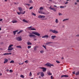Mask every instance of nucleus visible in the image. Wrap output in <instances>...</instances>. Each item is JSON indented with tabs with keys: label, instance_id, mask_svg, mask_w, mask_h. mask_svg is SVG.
<instances>
[{
	"label": "nucleus",
	"instance_id": "7c9ffc66",
	"mask_svg": "<svg viewBox=\"0 0 79 79\" xmlns=\"http://www.w3.org/2000/svg\"><path fill=\"white\" fill-rule=\"evenodd\" d=\"M69 20V19H64L63 20V21H68Z\"/></svg>",
	"mask_w": 79,
	"mask_h": 79
},
{
	"label": "nucleus",
	"instance_id": "c9c22d12",
	"mask_svg": "<svg viewBox=\"0 0 79 79\" xmlns=\"http://www.w3.org/2000/svg\"><path fill=\"white\" fill-rule=\"evenodd\" d=\"M18 8H19V10H22V8H21V7H18Z\"/></svg>",
	"mask_w": 79,
	"mask_h": 79
},
{
	"label": "nucleus",
	"instance_id": "3c124183",
	"mask_svg": "<svg viewBox=\"0 0 79 79\" xmlns=\"http://www.w3.org/2000/svg\"><path fill=\"white\" fill-rule=\"evenodd\" d=\"M51 79H53V76H51Z\"/></svg>",
	"mask_w": 79,
	"mask_h": 79
},
{
	"label": "nucleus",
	"instance_id": "473e14b6",
	"mask_svg": "<svg viewBox=\"0 0 79 79\" xmlns=\"http://www.w3.org/2000/svg\"><path fill=\"white\" fill-rule=\"evenodd\" d=\"M31 14L32 15H33L34 16H36V15L35 14H34L33 12H32Z\"/></svg>",
	"mask_w": 79,
	"mask_h": 79
},
{
	"label": "nucleus",
	"instance_id": "58836bf2",
	"mask_svg": "<svg viewBox=\"0 0 79 79\" xmlns=\"http://www.w3.org/2000/svg\"><path fill=\"white\" fill-rule=\"evenodd\" d=\"M59 16H62V14H61V13H59Z\"/></svg>",
	"mask_w": 79,
	"mask_h": 79
},
{
	"label": "nucleus",
	"instance_id": "e2e57ef3",
	"mask_svg": "<svg viewBox=\"0 0 79 79\" xmlns=\"http://www.w3.org/2000/svg\"><path fill=\"white\" fill-rule=\"evenodd\" d=\"M6 71H7V72H8V71H9V69H7L6 70Z\"/></svg>",
	"mask_w": 79,
	"mask_h": 79
},
{
	"label": "nucleus",
	"instance_id": "6e6552de",
	"mask_svg": "<svg viewBox=\"0 0 79 79\" xmlns=\"http://www.w3.org/2000/svg\"><path fill=\"white\" fill-rule=\"evenodd\" d=\"M40 68H41V69H42L43 71V72H45V71H47V69L45 68L40 67Z\"/></svg>",
	"mask_w": 79,
	"mask_h": 79
},
{
	"label": "nucleus",
	"instance_id": "39448f33",
	"mask_svg": "<svg viewBox=\"0 0 79 79\" xmlns=\"http://www.w3.org/2000/svg\"><path fill=\"white\" fill-rule=\"evenodd\" d=\"M38 18L44 19V18H45V16L44 15H39L38 16Z\"/></svg>",
	"mask_w": 79,
	"mask_h": 79
},
{
	"label": "nucleus",
	"instance_id": "774afa93",
	"mask_svg": "<svg viewBox=\"0 0 79 79\" xmlns=\"http://www.w3.org/2000/svg\"><path fill=\"white\" fill-rule=\"evenodd\" d=\"M55 6V7H56V6Z\"/></svg>",
	"mask_w": 79,
	"mask_h": 79
},
{
	"label": "nucleus",
	"instance_id": "ddd939ff",
	"mask_svg": "<svg viewBox=\"0 0 79 79\" xmlns=\"http://www.w3.org/2000/svg\"><path fill=\"white\" fill-rule=\"evenodd\" d=\"M56 37V36L55 35H52L51 36V39H54Z\"/></svg>",
	"mask_w": 79,
	"mask_h": 79
},
{
	"label": "nucleus",
	"instance_id": "bf43d9fd",
	"mask_svg": "<svg viewBox=\"0 0 79 79\" xmlns=\"http://www.w3.org/2000/svg\"><path fill=\"white\" fill-rule=\"evenodd\" d=\"M49 2H52V0H49Z\"/></svg>",
	"mask_w": 79,
	"mask_h": 79
},
{
	"label": "nucleus",
	"instance_id": "5fc2aeb1",
	"mask_svg": "<svg viewBox=\"0 0 79 79\" xmlns=\"http://www.w3.org/2000/svg\"><path fill=\"white\" fill-rule=\"evenodd\" d=\"M73 74H75V72H73Z\"/></svg>",
	"mask_w": 79,
	"mask_h": 79
},
{
	"label": "nucleus",
	"instance_id": "e433bc0d",
	"mask_svg": "<svg viewBox=\"0 0 79 79\" xmlns=\"http://www.w3.org/2000/svg\"><path fill=\"white\" fill-rule=\"evenodd\" d=\"M28 48V49H29V48H31V46H28L27 47Z\"/></svg>",
	"mask_w": 79,
	"mask_h": 79
},
{
	"label": "nucleus",
	"instance_id": "37998d69",
	"mask_svg": "<svg viewBox=\"0 0 79 79\" xmlns=\"http://www.w3.org/2000/svg\"><path fill=\"white\" fill-rule=\"evenodd\" d=\"M43 47H44V48H45V49H46V46H44V45H43Z\"/></svg>",
	"mask_w": 79,
	"mask_h": 79
},
{
	"label": "nucleus",
	"instance_id": "4d7b16f0",
	"mask_svg": "<svg viewBox=\"0 0 79 79\" xmlns=\"http://www.w3.org/2000/svg\"><path fill=\"white\" fill-rule=\"evenodd\" d=\"M77 2H79V0H77Z\"/></svg>",
	"mask_w": 79,
	"mask_h": 79
},
{
	"label": "nucleus",
	"instance_id": "423d86ee",
	"mask_svg": "<svg viewBox=\"0 0 79 79\" xmlns=\"http://www.w3.org/2000/svg\"><path fill=\"white\" fill-rule=\"evenodd\" d=\"M38 12L39 13H40L41 14H43V15H45L46 14L45 12H43L42 10H40Z\"/></svg>",
	"mask_w": 79,
	"mask_h": 79
},
{
	"label": "nucleus",
	"instance_id": "a878e982",
	"mask_svg": "<svg viewBox=\"0 0 79 79\" xmlns=\"http://www.w3.org/2000/svg\"><path fill=\"white\" fill-rule=\"evenodd\" d=\"M31 31H36V29L34 28H31Z\"/></svg>",
	"mask_w": 79,
	"mask_h": 79
},
{
	"label": "nucleus",
	"instance_id": "dca6fc26",
	"mask_svg": "<svg viewBox=\"0 0 79 79\" xmlns=\"http://www.w3.org/2000/svg\"><path fill=\"white\" fill-rule=\"evenodd\" d=\"M37 48H38V46H35V47L34 48V51H36V50H37Z\"/></svg>",
	"mask_w": 79,
	"mask_h": 79
},
{
	"label": "nucleus",
	"instance_id": "09e8293b",
	"mask_svg": "<svg viewBox=\"0 0 79 79\" xmlns=\"http://www.w3.org/2000/svg\"><path fill=\"white\" fill-rule=\"evenodd\" d=\"M68 2H65V5H66V4H68Z\"/></svg>",
	"mask_w": 79,
	"mask_h": 79
},
{
	"label": "nucleus",
	"instance_id": "6e6d98bb",
	"mask_svg": "<svg viewBox=\"0 0 79 79\" xmlns=\"http://www.w3.org/2000/svg\"><path fill=\"white\" fill-rule=\"evenodd\" d=\"M34 40L35 41H36V40H37V39H34Z\"/></svg>",
	"mask_w": 79,
	"mask_h": 79
},
{
	"label": "nucleus",
	"instance_id": "f257e3e1",
	"mask_svg": "<svg viewBox=\"0 0 79 79\" xmlns=\"http://www.w3.org/2000/svg\"><path fill=\"white\" fill-rule=\"evenodd\" d=\"M13 44L10 45L8 48V50H13V48L11 47H13Z\"/></svg>",
	"mask_w": 79,
	"mask_h": 79
},
{
	"label": "nucleus",
	"instance_id": "5701e85b",
	"mask_svg": "<svg viewBox=\"0 0 79 79\" xmlns=\"http://www.w3.org/2000/svg\"><path fill=\"white\" fill-rule=\"evenodd\" d=\"M49 8L50 10H54V8H52V6H50Z\"/></svg>",
	"mask_w": 79,
	"mask_h": 79
},
{
	"label": "nucleus",
	"instance_id": "0eeeda50",
	"mask_svg": "<svg viewBox=\"0 0 79 79\" xmlns=\"http://www.w3.org/2000/svg\"><path fill=\"white\" fill-rule=\"evenodd\" d=\"M25 12H26V11H24L22 13L21 12H17V14L19 15H21V14H23V15H24V13H25Z\"/></svg>",
	"mask_w": 79,
	"mask_h": 79
},
{
	"label": "nucleus",
	"instance_id": "bb28decb",
	"mask_svg": "<svg viewBox=\"0 0 79 79\" xmlns=\"http://www.w3.org/2000/svg\"><path fill=\"white\" fill-rule=\"evenodd\" d=\"M23 31L21 30L19 32H18L17 34H19L20 33H21Z\"/></svg>",
	"mask_w": 79,
	"mask_h": 79
},
{
	"label": "nucleus",
	"instance_id": "a211bd4d",
	"mask_svg": "<svg viewBox=\"0 0 79 79\" xmlns=\"http://www.w3.org/2000/svg\"><path fill=\"white\" fill-rule=\"evenodd\" d=\"M45 37H47V38H48V35H44V36L42 37V38H45Z\"/></svg>",
	"mask_w": 79,
	"mask_h": 79
},
{
	"label": "nucleus",
	"instance_id": "4468645a",
	"mask_svg": "<svg viewBox=\"0 0 79 79\" xmlns=\"http://www.w3.org/2000/svg\"><path fill=\"white\" fill-rule=\"evenodd\" d=\"M4 55H11V53H5L3 54Z\"/></svg>",
	"mask_w": 79,
	"mask_h": 79
},
{
	"label": "nucleus",
	"instance_id": "a18cd8bd",
	"mask_svg": "<svg viewBox=\"0 0 79 79\" xmlns=\"http://www.w3.org/2000/svg\"><path fill=\"white\" fill-rule=\"evenodd\" d=\"M65 77V75H63L61 76V77Z\"/></svg>",
	"mask_w": 79,
	"mask_h": 79
},
{
	"label": "nucleus",
	"instance_id": "b1692460",
	"mask_svg": "<svg viewBox=\"0 0 79 79\" xmlns=\"http://www.w3.org/2000/svg\"><path fill=\"white\" fill-rule=\"evenodd\" d=\"M31 27H32V26L28 27V30H29V31H31Z\"/></svg>",
	"mask_w": 79,
	"mask_h": 79
},
{
	"label": "nucleus",
	"instance_id": "9b49d317",
	"mask_svg": "<svg viewBox=\"0 0 79 79\" xmlns=\"http://www.w3.org/2000/svg\"><path fill=\"white\" fill-rule=\"evenodd\" d=\"M41 74V76L42 77H43L44 76V73L43 72H40Z\"/></svg>",
	"mask_w": 79,
	"mask_h": 79
},
{
	"label": "nucleus",
	"instance_id": "4c0bfd02",
	"mask_svg": "<svg viewBox=\"0 0 79 79\" xmlns=\"http://www.w3.org/2000/svg\"><path fill=\"white\" fill-rule=\"evenodd\" d=\"M33 2L32 1V0H29V3H32Z\"/></svg>",
	"mask_w": 79,
	"mask_h": 79
},
{
	"label": "nucleus",
	"instance_id": "c756f323",
	"mask_svg": "<svg viewBox=\"0 0 79 79\" xmlns=\"http://www.w3.org/2000/svg\"><path fill=\"white\" fill-rule=\"evenodd\" d=\"M79 71L77 72L75 74L76 76H77V75H79Z\"/></svg>",
	"mask_w": 79,
	"mask_h": 79
},
{
	"label": "nucleus",
	"instance_id": "aec40b11",
	"mask_svg": "<svg viewBox=\"0 0 79 79\" xmlns=\"http://www.w3.org/2000/svg\"><path fill=\"white\" fill-rule=\"evenodd\" d=\"M18 30H16V31H13L14 35H15L16 34V32H18Z\"/></svg>",
	"mask_w": 79,
	"mask_h": 79
},
{
	"label": "nucleus",
	"instance_id": "f8f14e48",
	"mask_svg": "<svg viewBox=\"0 0 79 79\" xmlns=\"http://www.w3.org/2000/svg\"><path fill=\"white\" fill-rule=\"evenodd\" d=\"M52 32L54 34H57V33H58V32L57 31H56L55 30H52Z\"/></svg>",
	"mask_w": 79,
	"mask_h": 79
},
{
	"label": "nucleus",
	"instance_id": "a19ab883",
	"mask_svg": "<svg viewBox=\"0 0 79 79\" xmlns=\"http://www.w3.org/2000/svg\"><path fill=\"white\" fill-rule=\"evenodd\" d=\"M56 63H60V62L58 60H56Z\"/></svg>",
	"mask_w": 79,
	"mask_h": 79
},
{
	"label": "nucleus",
	"instance_id": "c03bdc74",
	"mask_svg": "<svg viewBox=\"0 0 79 79\" xmlns=\"http://www.w3.org/2000/svg\"><path fill=\"white\" fill-rule=\"evenodd\" d=\"M32 8H33V7H30L29 9L30 10H31V9H32Z\"/></svg>",
	"mask_w": 79,
	"mask_h": 79
},
{
	"label": "nucleus",
	"instance_id": "49530a36",
	"mask_svg": "<svg viewBox=\"0 0 79 79\" xmlns=\"http://www.w3.org/2000/svg\"><path fill=\"white\" fill-rule=\"evenodd\" d=\"M68 75H65V77H68Z\"/></svg>",
	"mask_w": 79,
	"mask_h": 79
},
{
	"label": "nucleus",
	"instance_id": "7ed1b4c3",
	"mask_svg": "<svg viewBox=\"0 0 79 79\" xmlns=\"http://www.w3.org/2000/svg\"><path fill=\"white\" fill-rule=\"evenodd\" d=\"M45 65L46 66H48L49 67H51V66H54V65L53 64H51L49 63H47L46 64H45Z\"/></svg>",
	"mask_w": 79,
	"mask_h": 79
},
{
	"label": "nucleus",
	"instance_id": "1a4fd4ad",
	"mask_svg": "<svg viewBox=\"0 0 79 79\" xmlns=\"http://www.w3.org/2000/svg\"><path fill=\"white\" fill-rule=\"evenodd\" d=\"M8 59H6V58H5L4 63V64H5V63H7L8 62Z\"/></svg>",
	"mask_w": 79,
	"mask_h": 79
},
{
	"label": "nucleus",
	"instance_id": "cd10ccee",
	"mask_svg": "<svg viewBox=\"0 0 79 79\" xmlns=\"http://www.w3.org/2000/svg\"><path fill=\"white\" fill-rule=\"evenodd\" d=\"M16 48H21V46H17Z\"/></svg>",
	"mask_w": 79,
	"mask_h": 79
},
{
	"label": "nucleus",
	"instance_id": "864d4df0",
	"mask_svg": "<svg viewBox=\"0 0 79 79\" xmlns=\"http://www.w3.org/2000/svg\"><path fill=\"white\" fill-rule=\"evenodd\" d=\"M40 72H39L37 73V75H39L40 74Z\"/></svg>",
	"mask_w": 79,
	"mask_h": 79
},
{
	"label": "nucleus",
	"instance_id": "052dcab7",
	"mask_svg": "<svg viewBox=\"0 0 79 79\" xmlns=\"http://www.w3.org/2000/svg\"><path fill=\"white\" fill-rule=\"evenodd\" d=\"M23 64H24V63H23H23H21V64L22 65H23Z\"/></svg>",
	"mask_w": 79,
	"mask_h": 79
},
{
	"label": "nucleus",
	"instance_id": "4be33fe9",
	"mask_svg": "<svg viewBox=\"0 0 79 79\" xmlns=\"http://www.w3.org/2000/svg\"><path fill=\"white\" fill-rule=\"evenodd\" d=\"M13 23H18V22L16 21V20H14L12 22Z\"/></svg>",
	"mask_w": 79,
	"mask_h": 79
},
{
	"label": "nucleus",
	"instance_id": "0e129e2a",
	"mask_svg": "<svg viewBox=\"0 0 79 79\" xmlns=\"http://www.w3.org/2000/svg\"><path fill=\"white\" fill-rule=\"evenodd\" d=\"M77 2L75 3V5H77Z\"/></svg>",
	"mask_w": 79,
	"mask_h": 79
},
{
	"label": "nucleus",
	"instance_id": "2eb2a0df",
	"mask_svg": "<svg viewBox=\"0 0 79 79\" xmlns=\"http://www.w3.org/2000/svg\"><path fill=\"white\" fill-rule=\"evenodd\" d=\"M27 44L28 45H32V43L30 42H27Z\"/></svg>",
	"mask_w": 79,
	"mask_h": 79
},
{
	"label": "nucleus",
	"instance_id": "79ce46f5",
	"mask_svg": "<svg viewBox=\"0 0 79 79\" xmlns=\"http://www.w3.org/2000/svg\"><path fill=\"white\" fill-rule=\"evenodd\" d=\"M60 8H64V6H61L60 7Z\"/></svg>",
	"mask_w": 79,
	"mask_h": 79
},
{
	"label": "nucleus",
	"instance_id": "c85d7f7f",
	"mask_svg": "<svg viewBox=\"0 0 79 79\" xmlns=\"http://www.w3.org/2000/svg\"><path fill=\"white\" fill-rule=\"evenodd\" d=\"M15 63V61H14V60H11L10 62V63Z\"/></svg>",
	"mask_w": 79,
	"mask_h": 79
},
{
	"label": "nucleus",
	"instance_id": "ea45409f",
	"mask_svg": "<svg viewBox=\"0 0 79 79\" xmlns=\"http://www.w3.org/2000/svg\"><path fill=\"white\" fill-rule=\"evenodd\" d=\"M32 76V73L31 72L29 74V76Z\"/></svg>",
	"mask_w": 79,
	"mask_h": 79
},
{
	"label": "nucleus",
	"instance_id": "9d476101",
	"mask_svg": "<svg viewBox=\"0 0 79 79\" xmlns=\"http://www.w3.org/2000/svg\"><path fill=\"white\" fill-rule=\"evenodd\" d=\"M29 35L30 37H33V38H35L36 37V36L34 35Z\"/></svg>",
	"mask_w": 79,
	"mask_h": 79
},
{
	"label": "nucleus",
	"instance_id": "69168bd1",
	"mask_svg": "<svg viewBox=\"0 0 79 79\" xmlns=\"http://www.w3.org/2000/svg\"><path fill=\"white\" fill-rule=\"evenodd\" d=\"M40 52L41 53H43V51H41Z\"/></svg>",
	"mask_w": 79,
	"mask_h": 79
},
{
	"label": "nucleus",
	"instance_id": "680f3d73",
	"mask_svg": "<svg viewBox=\"0 0 79 79\" xmlns=\"http://www.w3.org/2000/svg\"><path fill=\"white\" fill-rule=\"evenodd\" d=\"M2 73H0V76H2Z\"/></svg>",
	"mask_w": 79,
	"mask_h": 79
},
{
	"label": "nucleus",
	"instance_id": "f03ea898",
	"mask_svg": "<svg viewBox=\"0 0 79 79\" xmlns=\"http://www.w3.org/2000/svg\"><path fill=\"white\" fill-rule=\"evenodd\" d=\"M16 39L18 40V41H21V40H22L21 36L16 37Z\"/></svg>",
	"mask_w": 79,
	"mask_h": 79
},
{
	"label": "nucleus",
	"instance_id": "6ab92c4d",
	"mask_svg": "<svg viewBox=\"0 0 79 79\" xmlns=\"http://www.w3.org/2000/svg\"><path fill=\"white\" fill-rule=\"evenodd\" d=\"M23 22H24L25 23H28V21L25 20V19H23Z\"/></svg>",
	"mask_w": 79,
	"mask_h": 79
},
{
	"label": "nucleus",
	"instance_id": "72a5a7b5",
	"mask_svg": "<svg viewBox=\"0 0 79 79\" xmlns=\"http://www.w3.org/2000/svg\"><path fill=\"white\" fill-rule=\"evenodd\" d=\"M20 77H22V78H24V75H21L20 76Z\"/></svg>",
	"mask_w": 79,
	"mask_h": 79
},
{
	"label": "nucleus",
	"instance_id": "8fccbe9b",
	"mask_svg": "<svg viewBox=\"0 0 79 79\" xmlns=\"http://www.w3.org/2000/svg\"><path fill=\"white\" fill-rule=\"evenodd\" d=\"M49 31L50 32H52V31H53V30L52 29H50V30H49Z\"/></svg>",
	"mask_w": 79,
	"mask_h": 79
},
{
	"label": "nucleus",
	"instance_id": "de8ad7c7",
	"mask_svg": "<svg viewBox=\"0 0 79 79\" xmlns=\"http://www.w3.org/2000/svg\"><path fill=\"white\" fill-rule=\"evenodd\" d=\"M10 73H13V70H10Z\"/></svg>",
	"mask_w": 79,
	"mask_h": 79
},
{
	"label": "nucleus",
	"instance_id": "2f4dec72",
	"mask_svg": "<svg viewBox=\"0 0 79 79\" xmlns=\"http://www.w3.org/2000/svg\"><path fill=\"white\" fill-rule=\"evenodd\" d=\"M51 43H52V42H48L46 43V45H48V44H50Z\"/></svg>",
	"mask_w": 79,
	"mask_h": 79
},
{
	"label": "nucleus",
	"instance_id": "338daca9",
	"mask_svg": "<svg viewBox=\"0 0 79 79\" xmlns=\"http://www.w3.org/2000/svg\"><path fill=\"white\" fill-rule=\"evenodd\" d=\"M76 36H77L78 37H79V34L77 35Z\"/></svg>",
	"mask_w": 79,
	"mask_h": 79
},
{
	"label": "nucleus",
	"instance_id": "f704fd0d",
	"mask_svg": "<svg viewBox=\"0 0 79 79\" xmlns=\"http://www.w3.org/2000/svg\"><path fill=\"white\" fill-rule=\"evenodd\" d=\"M24 63H29V61H28V60H26L24 61Z\"/></svg>",
	"mask_w": 79,
	"mask_h": 79
},
{
	"label": "nucleus",
	"instance_id": "20e7f679",
	"mask_svg": "<svg viewBox=\"0 0 79 79\" xmlns=\"http://www.w3.org/2000/svg\"><path fill=\"white\" fill-rule=\"evenodd\" d=\"M32 33L36 35H38V36H40V34L37 32H32Z\"/></svg>",
	"mask_w": 79,
	"mask_h": 79
},
{
	"label": "nucleus",
	"instance_id": "603ef678",
	"mask_svg": "<svg viewBox=\"0 0 79 79\" xmlns=\"http://www.w3.org/2000/svg\"><path fill=\"white\" fill-rule=\"evenodd\" d=\"M3 21V19H0V21Z\"/></svg>",
	"mask_w": 79,
	"mask_h": 79
},
{
	"label": "nucleus",
	"instance_id": "393cba45",
	"mask_svg": "<svg viewBox=\"0 0 79 79\" xmlns=\"http://www.w3.org/2000/svg\"><path fill=\"white\" fill-rule=\"evenodd\" d=\"M55 22L56 24H58V19H56Z\"/></svg>",
	"mask_w": 79,
	"mask_h": 79
},
{
	"label": "nucleus",
	"instance_id": "13d9d810",
	"mask_svg": "<svg viewBox=\"0 0 79 79\" xmlns=\"http://www.w3.org/2000/svg\"><path fill=\"white\" fill-rule=\"evenodd\" d=\"M26 5H28V6H29V5H30V4H26Z\"/></svg>",
	"mask_w": 79,
	"mask_h": 79
},
{
	"label": "nucleus",
	"instance_id": "f3484780",
	"mask_svg": "<svg viewBox=\"0 0 79 79\" xmlns=\"http://www.w3.org/2000/svg\"><path fill=\"white\" fill-rule=\"evenodd\" d=\"M47 74L49 75H52V73H50V72L49 71L47 72Z\"/></svg>",
	"mask_w": 79,
	"mask_h": 79
},
{
	"label": "nucleus",
	"instance_id": "412c9836",
	"mask_svg": "<svg viewBox=\"0 0 79 79\" xmlns=\"http://www.w3.org/2000/svg\"><path fill=\"white\" fill-rule=\"evenodd\" d=\"M40 10H44V7H41L40 8Z\"/></svg>",
	"mask_w": 79,
	"mask_h": 79
}]
</instances>
